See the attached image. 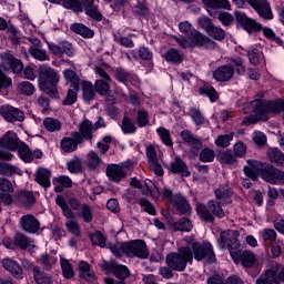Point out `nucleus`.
Masks as SVG:
<instances>
[{"instance_id": "1", "label": "nucleus", "mask_w": 284, "mask_h": 284, "mask_svg": "<svg viewBox=\"0 0 284 284\" xmlns=\"http://www.w3.org/2000/svg\"><path fill=\"white\" fill-rule=\"evenodd\" d=\"M239 236H241V232L239 231H233L232 237H230V231H222L217 243H220L222 250L227 247L233 263L236 265L241 263L243 267L252 268L256 265V255L251 251H241V241H239Z\"/></svg>"}, {"instance_id": "2", "label": "nucleus", "mask_w": 284, "mask_h": 284, "mask_svg": "<svg viewBox=\"0 0 284 284\" xmlns=\"http://www.w3.org/2000/svg\"><path fill=\"white\" fill-rule=\"evenodd\" d=\"M94 129V124L90 120H83L78 126L79 131H72L71 138L64 136L60 141V148L64 154H72V152H77L79 150V145L92 141L94 135L92 134V130Z\"/></svg>"}, {"instance_id": "3", "label": "nucleus", "mask_w": 284, "mask_h": 284, "mask_svg": "<svg viewBox=\"0 0 284 284\" xmlns=\"http://www.w3.org/2000/svg\"><path fill=\"white\" fill-rule=\"evenodd\" d=\"M55 205L60 207L62 215L65 219L72 220L74 219V212H78V216L83 219L84 223H90L93 221L94 215L92 214V207L89 206L88 203H82L78 200V197H70L68 201L65 196L62 194H58L55 197Z\"/></svg>"}, {"instance_id": "4", "label": "nucleus", "mask_w": 284, "mask_h": 284, "mask_svg": "<svg viewBox=\"0 0 284 284\" xmlns=\"http://www.w3.org/2000/svg\"><path fill=\"white\" fill-rule=\"evenodd\" d=\"M38 74V85L40 91L50 97V99H60L59 82L61 81V75H59L57 69L43 64L40 65Z\"/></svg>"}, {"instance_id": "5", "label": "nucleus", "mask_w": 284, "mask_h": 284, "mask_svg": "<svg viewBox=\"0 0 284 284\" xmlns=\"http://www.w3.org/2000/svg\"><path fill=\"white\" fill-rule=\"evenodd\" d=\"M195 212L205 223H214L216 219H225V211L219 200H209L206 204L196 203Z\"/></svg>"}, {"instance_id": "6", "label": "nucleus", "mask_w": 284, "mask_h": 284, "mask_svg": "<svg viewBox=\"0 0 284 284\" xmlns=\"http://www.w3.org/2000/svg\"><path fill=\"white\" fill-rule=\"evenodd\" d=\"M194 261V255H192V248L183 247L180 253L172 252L165 257V263L170 270L173 272H185L187 270V264Z\"/></svg>"}, {"instance_id": "7", "label": "nucleus", "mask_w": 284, "mask_h": 284, "mask_svg": "<svg viewBox=\"0 0 284 284\" xmlns=\"http://www.w3.org/2000/svg\"><path fill=\"white\" fill-rule=\"evenodd\" d=\"M191 252L193 258L201 263V261H206L209 265L216 263V253H214V246L210 241L205 240L201 242L191 243Z\"/></svg>"}, {"instance_id": "8", "label": "nucleus", "mask_w": 284, "mask_h": 284, "mask_svg": "<svg viewBox=\"0 0 284 284\" xmlns=\"http://www.w3.org/2000/svg\"><path fill=\"white\" fill-rule=\"evenodd\" d=\"M256 112L262 121H270V114H282L284 120V99L277 98L271 101L257 100Z\"/></svg>"}, {"instance_id": "9", "label": "nucleus", "mask_w": 284, "mask_h": 284, "mask_svg": "<svg viewBox=\"0 0 284 284\" xmlns=\"http://www.w3.org/2000/svg\"><path fill=\"white\" fill-rule=\"evenodd\" d=\"M146 247L148 244L143 240H131L121 244V252L129 258H148L150 253Z\"/></svg>"}, {"instance_id": "10", "label": "nucleus", "mask_w": 284, "mask_h": 284, "mask_svg": "<svg viewBox=\"0 0 284 284\" xmlns=\"http://www.w3.org/2000/svg\"><path fill=\"white\" fill-rule=\"evenodd\" d=\"M236 28L244 30L247 34H256L263 30V24L255 19L247 17L243 11H234Z\"/></svg>"}, {"instance_id": "11", "label": "nucleus", "mask_w": 284, "mask_h": 284, "mask_svg": "<svg viewBox=\"0 0 284 284\" xmlns=\"http://www.w3.org/2000/svg\"><path fill=\"white\" fill-rule=\"evenodd\" d=\"M175 41L183 50L194 48H203V50H216V48H219V43H216V41H214L212 38H203L201 44H196L194 43L193 39L187 40V38L183 36L175 38Z\"/></svg>"}, {"instance_id": "12", "label": "nucleus", "mask_w": 284, "mask_h": 284, "mask_svg": "<svg viewBox=\"0 0 284 284\" xmlns=\"http://www.w3.org/2000/svg\"><path fill=\"white\" fill-rule=\"evenodd\" d=\"M101 270L106 274H113L119 281H125L130 276V268L123 264H120L115 260L104 261L101 265Z\"/></svg>"}, {"instance_id": "13", "label": "nucleus", "mask_w": 284, "mask_h": 284, "mask_svg": "<svg viewBox=\"0 0 284 284\" xmlns=\"http://www.w3.org/2000/svg\"><path fill=\"white\" fill-rule=\"evenodd\" d=\"M281 271V272H280ZM280 272V273H278ZM284 283V266L272 265L264 272V275L256 280V284H281Z\"/></svg>"}, {"instance_id": "14", "label": "nucleus", "mask_w": 284, "mask_h": 284, "mask_svg": "<svg viewBox=\"0 0 284 284\" xmlns=\"http://www.w3.org/2000/svg\"><path fill=\"white\" fill-rule=\"evenodd\" d=\"M261 179L272 185H284V171L265 162Z\"/></svg>"}, {"instance_id": "15", "label": "nucleus", "mask_w": 284, "mask_h": 284, "mask_svg": "<svg viewBox=\"0 0 284 284\" xmlns=\"http://www.w3.org/2000/svg\"><path fill=\"white\" fill-rule=\"evenodd\" d=\"M248 6L255 10L260 19L264 21H272L274 13H272V7L267 0H247Z\"/></svg>"}, {"instance_id": "16", "label": "nucleus", "mask_w": 284, "mask_h": 284, "mask_svg": "<svg viewBox=\"0 0 284 284\" xmlns=\"http://www.w3.org/2000/svg\"><path fill=\"white\" fill-rule=\"evenodd\" d=\"M179 30L186 37V39H192L195 45H199L203 42V39H210V37L201 33L196 30L190 21H184L179 23Z\"/></svg>"}, {"instance_id": "17", "label": "nucleus", "mask_w": 284, "mask_h": 284, "mask_svg": "<svg viewBox=\"0 0 284 284\" xmlns=\"http://www.w3.org/2000/svg\"><path fill=\"white\" fill-rule=\"evenodd\" d=\"M247 165L243 168V172L247 179L251 181H258L263 176V170L265 168V162L258 160H246Z\"/></svg>"}, {"instance_id": "18", "label": "nucleus", "mask_w": 284, "mask_h": 284, "mask_svg": "<svg viewBox=\"0 0 284 284\" xmlns=\"http://www.w3.org/2000/svg\"><path fill=\"white\" fill-rule=\"evenodd\" d=\"M0 114L8 123H17V121L22 122L26 120V113L10 104L2 105L0 108Z\"/></svg>"}, {"instance_id": "19", "label": "nucleus", "mask_w": 284, "mask_h": 284, "mask_svg": "<svg viewBox=\"0 0 284 284\" xmlns=\"http://www.w3.org/2000/svg\"><path fill=\"white\" fill-rule=\"evenodd\" d=\"M19 223L20 229L22 232H26V234H37V232L41 230V222L32 214L22 215Z\"/></svg>"}, {"instance_id": "20", "label": "nucleus", "mask_w": 284, "mask_h": 284, "mask_svg": "<svg viewBox=\"0 0 284 284\" xmlns=\"http://www.w3.org/2000/svg\"><path fill=\"white\" fill-rule=\"evenodd\" d=\"M166 224L172 227L173 232H192V220L189 217H182L175 222L174 216L170 213L164 214Z\"/></svg>"}, {"instance_id": "21", "label": "nucleus", "mask_w": 284, "mask_h": 284, "mask_svg": "<svg viewBox=\"0 0 284 284\" xmlns=\"http://www.w3.org/2000/svg\"><path fill=\"white\" fill-rule=\"evenodd\" d=\"M172 205L176 216H187V214L192 213V205L190 204V201H187V197L182 194L174 195Z\"/></svg>"}, {"instance_id": "22", "label": "nucleus", "mask_w": 284, "mask_h": 284, "mask_svg": "<svg viewBox=\"0 0 284 284\" xmlns=\"http://www.w3.org/2000/svg\"><path fill=\"white\" fill-rule=\"evenodd\" d=\"M2 267L17 278V281H23V266L19 264V262L12 257H4L1 261Z\"/></svg>"}, {"instance_id": "23", "label": "nucleus", "mask_w": 284, "mask_h": 284, "mask_svg": "<svg viewBox=\"0 0 284 284\" xmlns=\"http://www.w3.org/2000/svg\"><path fill=\"white\" fill-rule=\"evenodd\" d=\"M169 171L171 174H181L184 179H190V176H192L187 163H185L180 155H175L174 161L170 163Z\"/></svg>"}, {"instance_id": "24", "label": "nucleus", "mask_w": 284, "mask_h": 284, "mask_svg": "<svg viewBox=\"0 0 284 284\" xmlns=\"http://www.w3.org/2000/svg\"><path fill=\"white\" fill-rule=\"evenodd\" d=\"M232 77H234V67L231 64L220 65L212 72V78L217 83H227Z\"/></svg>"}, {"instance_id": "25", "label": "nucleus", "mask_w": 284, "mask_h": 284, "mask_svg": "<svg viewBox=\"0 0 284 284\" xmlns=\"http://www.w3.org/2000/svg\"><path fill=\"white\" fill-rule=\"evenodd\" d=\"M21 142H19V135L14 133V131H7L0 138V148H6L9 152H17Z\"/></svg>"}, {"instance_id": "26", "label": "nucleus", "mask_w": 284, "mask_h": 284, "mask_svg": "<svg viewBox=\"0 0 284 284\" xmlns=\"http://www.w3.org/2000/svg\"><path fill=\"white\" fill-rule=\"evenodd\" d=\"M105 174L112 183H121L128 176L125 169L121 164H109L105 169Z\"/></svg>"}, {"instance_id": "27", "label": "nucleus", "mask_w": 284, "mask_h": 284, "mask_svg": "<svg viewBox=\"0 0 284 284\" xmlns=\"http://www.w3.org/2000/svg\"><path fill=\"white\" fill-rule=\"evenodd\" d=\"M180 136H181L183 143H185L186 145H190L191 152H194V150H195V152H199V150H201V148L203 145V141H201L200 138L194 135V133H192V131H190V129H185V130L181 131Z\"/></svg>"}, {"instance_id": "28", "label": "nucleus", "mask_w": 284, "mask_h": 284, "mask_svg": "<svg viewBox=\"0 0 284 284\" xmlns=\"http://www.w3.org/2000/svg\"><path fill=\"white\" fill-rule=\"evenodd\" d=\"M52 179V171L50 169H45L43 166H39L36 171V183L38 185H41V187H44V190H48V187L52 186V182L50 181Z\"/></svg>"}, {"instance_id": "29", "label": "nucleus", "mask_w": 284, "mask_h": 284, "mask_svg": "<svg viewBox=\"0 0 284 284\" xmlns=\"http://www.w3.org/2000/svg\"><path fill=\"white\" fill-rule=\"evenodd\" d=\"M162 59L170 65H181L185 55H183L179 49L170 48L162 54Z\"/></svg>"}, {"instance_id": "30", "label": "nucleus", "mask_w": 284, "mask_h": 284, "mask_svg": "<svg viewBox=\"0 0 284 284\" xmlns=\"http://www.w3.org/2000/svg\"><path fill=\"white\" fill-rule=\"evenodd\" d=\"M189 115L191 120L193 121L195 128H209L210 126V120L203 115V112H201V109L191 106L189 109Z\"/></svg>"}, {"instance_id": "31", "label": "nucleus", "mask_w": 284, "mask_h": 284, "mask_svg": "<svg viewBox=\"0 0 284 284\" xmlns=\"http://www.w3.org/2000/svg\"><path fill=\"white\" fill-rule=\"evenodd\" d=\"M70 30L73 32V34H79V37H82V39H94V30L82 22L71 23Z\"/></svg>"}, {"instance_id": "32", "label": "nucleus", "mask_w": 284, "mask_h": 284, "mask_svg": "<svg viewBox=\"0 0 284 284\" xmlns=\"http://www.w3.org/2000/svg\"><path fill=\"white\" fill-rule=\"evenodd\" d=\"M78 267L80 278H84L87 283H94L97 281V274L92 271L90 263L80 261Z\"/></svg>"}, {"instance_id": "33", "label": "nucleus", "mask_w": 284, "mask_h": 284, "mask_svg": "<svg viewBox=\"0 0 284 284\" xmlns=\"http://www.w3.org/2000/svg\"><path fill=\"white\" fill-rule=\"evenodd\" d=\"M2 59L4 63L9 65L13 74H21V72H23V62L20 59L14 58L12 53H6Z\"/></svg>"}, {"instance_id": "34", "label": "nucleus", "mask_w": 284, "mask_h": 284, "mask_svg": "<svg viewBox=\"0 0 284 284\" xmlns=\"http://www.w3.org/2000/svg\"><path fill=\"white\" fill-rule=\"evenodd\" d=\"M113 74H114L115 81H118V83H123V85H128L130 81L134 79V72L128 71L122 67L114 68Z\"/></svg>"}, {"instance_id": "35", "label": "nucleus", "mask_w": 284, "mask_h": 284, "mask_svg": "<svg viewBox=\"0 0 284 284\" xmlns=\"http://www.w3.org/2000/svg\"><path fill=\"white\" fill-rule=\"evenodd\" d=\"M82 90V99L85 103H90V101H94L97 99V90L94 89V84L92 82L84 80L81 83Z\"/></svg>"}, {"instance_id": "36", "label": "nucleus", "mask_w": 284, "mask_h": 284, "mask_svg": "<svg viewBox=\"0 0 284 284\" xmlns=\"http://www.w3.org/2000/svg\"><path fill=\"white\" fill-rule=\"evenodd\" d=\"M52 184L54 185V192H57V194H61L63 190L72 187V179L68 175H60L52 179Z\"/></svg>"}, {"instance_id": "37", "label": "nucleus", "mask_w": 284, "mask_h": 284, "mask_svg": "<svg viewBox=\"0 0 284 284\" xmlns=\"http://www.w3.org/2000/svg\"><path fill=\"white\" fill-rule=\"evenodd\" d=\"M33 278L37 284H54V280H52V274L41 270L40 266L33 267Z\"/></svg>"}, {"instance_id": "38", "label": "nucleus", "mask_w": 284, "mask_h": 284, "mask_svg": "<svg viewBox=\"0 0 284 284\" xmlns=\"http://www.w3.org/2000/svg\"><path fill=\"white\" fill-rule=\"evenodd\" d=\"M132 13L138 19H145L150 14V7H148V0H136V3L132 7Z\"/></svg>"}, {"instance_id": "39", "label": "nucleus", "mask_w": 284, "mask_h": 284, "mask_svg": "<svg viewBox=\"0 0 284 284\" xmlns=\"http://www.w3.org/2000/svg\"><path fill=\"white\" fill-rule=\"evenodd\" d=\"M16 196L26 207H32L37 203V197L32 191L20 190L16 193Z\"/></svg>"}, {"instance_id": "40", "label": "nucleus", "mask_w": 284, "mask_h": 284, "mask_svg": "<svg viewBox=\"0 0 284 284\" xmlns=\"http://www.w3.org/2000/svg\"><path fill=\"white\" fill-rule=\"evenodd\" d=\"M23 163H33L34 156H32V150L28 143L20 141L18 149L16 150Z\"/></svg>"}, {"instance_id": "41", "label": "nucleus", "mask_w": 284, "mask_h": 284, "mask_svg": "<svg viewBox=\"0 0 284 284\" xmlns=\"http://www.w3.org/2000/svg\"><path fill=\"white\" fill-rule=\"evenodd\" d=\"M216 161L224 165H234L236 163V156L232 153V150H221L216 154Z\"/></svg>"}, {"instance_id": "42", "label": "nucleus", "mask_w": 284, "mask_h": 284, "mask_svg": "<svg viewBox=\"0 0 284 284\" xmlns=\"http://www.w3.org/2000/svg\"><path fill=\"white\" fill-rule=\"evenodd\" d=\"M89 239L93 247H101L102 250L108 247V237H105L101 231H94V233H90Z\"/></svg>"}, {"instance_id": "43", "label": "nucleus", "mask_w": 284, "mask_h": 284, "mask_svg": "<svg viewBox=\"0 0 284 284\" xmlns=\"http://www.w3.org/2000/svg\"><path fill=\"white\" fill-rule=\"evenodd\" d=\"M199 94H201V97H207L211 103L219 101V92H216V89L210 83H204V85L199 89Z\"/></svg>"}, {"instance_id": "44", "label": "nucleus", "mask_w": 284, "mask_h": 284, "mask_svg": "<svg viewBox=\"0 0 284 284\" xmlns=\"http://www.w3.org/2000/svg\"><path fill=\"white\" fill-rule=\"evenodd\" d=\"M67 170L70 174H81L83 172V161L78 155H74L68 163Z\"/></svg>"}, {"instance_id": "45", "label": "nucleus", "mask_w": 284, "mask_h": 284, "mask_svg": "<svg viewBox=\"0 0 284 284\" xmlns=\"http://www.w3.org/2000/svg\"><path fill=\"white\" fill-rule=\"evenodd\" d=\"M0 174L2 176H12V174H18L19 176H23V172L20 171L19 168L8 162H0Z\"/></svg>"}, {"instance_id": "46", "label": "nucleus", "mask_w": 284, "mask_h": 284, "mask_svg": "<svg viewBox=\"0 0 284 284\" xmlns=\"http://www.w3.org/2000/svg\"><path fill=\"white\" fill-rule=\"evenodd\" d=\"M60 6H62L64 10H72L74 14H81V12H83V3H81V0H61Z\"/></svg>"}, {"instance_id": "47", "label": "nucleus", "mask_w": 284, "mask_h": 284, "mask_svg": "<svg viewBox=\"0 0 284 284\" xmlns=\"http://www.w3.org/2000/svg\"><path fill=\"white\" fill-rule=\"evenodd\" d=\"M93 88L99 97H110V81L95 80Z\"/></svg>"}, {"instance_id": "48", "label": "nucleus", "mask_w": 284, "mask_h": 284, "mask_svg": "<svg viewBox=\"0 0 284 284\" xmlns=\"http://www.w3.org/2000/svg\"><path fill=\"white\" fill-rule=\"evenodd\" d=\"M267 156L271 163H275V165H284V153L277 148L270 149L267 151Z\"/></svg>"}, {"instance_id": "49", "label": "nucleus", "mask_w": 284, "mask_h": 284, "mask_svg": "<svg viewBox=\"0 0 284 284\" xmlns=\"http://www.w3.org/2000/svg\"><path fill=\"white\" fill-rule=\"evenodd\" d=\"M261 32H263V37H265V39H267V41L275 43V45H283V39H281V37L276 36V32H274L272 30V28L262 27Z\"/></svg>"}, {"instance_id": "50", "label": "nucleus", "mask_w": 284, "mask_h": 284, "mask_svg": "<svg viewBox=\"0 0 284 284\" xmlns=\"http://www.w3.org/2000/svg\"><path fill=\"white\" fill-rule=\"evenodd\" d=\"M135 121L138 128H148V125H150V113L148 112V110L139 109Z\"/></svg>"}, {"instance_id": "51", "label": "nucleus", "mask_w": 284, "mask_h": 284, "mask_svg": "<svg viewBox=\"0 0 284 284\" xmlns=\"http://www.w3.org/2000/svg\"><path fill=\"white\" fill-rule=\"evenodd\" d=\"M156 134L160 136L162 143L168 148H172V145H174V142H172V134L170 133V130L160 126L156 129Z\"/></svg>"}, {"instance_id": "52", "label": "nucleus", "mask_w": 284, "mask_h": 284, "mask_svg": "<svg viewBox=\"0 0 284 284\" xmlns=\"http://www.w3.org/2000/svg\"><path fill=\"white\" fill-rule=\"evenodd\" d=\"M121 130L123 134H134L136 132V124L132 122V119L128 115L122 118Z\"/></svg>"}, {"instance_id": "53", "label": "nucleus", "mask_w": 284, "mask_h": 284, "mask_svg": "<svg viewBox=\"0 0 284 284\" xmlns=\"http://www.w3.org/2000/svg\"><path fill=\"white\" fill-rule=\"evenodd\" d=\"M214 159H216V153L211 148L201 150L199 155L201 163H214Z\"/></svg>"}, {"instance_id": "54", "label": "nucleus", "mask_w": 284, "mask_h": 284, "mask_svg": "<svg viewBox=\"0 0 284 284\" xmlns=\"http://www.w3.org/2000/svg\"><path fill=\"white\" fill-rule=\"evenodd\" d=\"M13 241L16 247H19L20 250H28V247H30V239L23 233H16Z\"/></svg>"}, {"instance_id": "55", "label": "nucleus", "mask_w": 284, "mask_h": 284, "mask_svg": "<svg viewBox=\"0 0 284 284\" xmlns=\"http://www.w3.org/2000/svg\"><path fill=\"white\" fill-rule=\"evenodd\" d=\"M83 10L87 17L93 21H103V13L99 11V6L94 4L93 7L83 8Z\"/></svg>"}, {"instance_id": "56", "label": "nucleus", "mask_w": 284, "mask_h": 284, "mask_svg": "<svg viewBox=\"0 0 284 284\" xmlns=\"http://www.w3.org/2000/svg\"><path fill=\"white\" fill-rule=\"evenodd\" d=\"M43 125L48 132H59L61 130V121L54 118H45Z\"/></svg>"}, {"instance_id": "57", "label": "nucleus", "mask_w": 284, "mask_h": 284, "mask_svg": "<svg viewBox=\"0 0 284 284\" xmlns=\"http://www.w3.org/2000/svg\"><path fill=\"white\" fill-rule=\"evenodd\" d=\"M209 37L211 39H214V41H225V37H227V33L225 30L221 27L214 26L210 31H209Z\"/></svg>"}, {"instance_id": "58", "label": "nucleus", "mask_w": 284, "mask_h": 284, "mask_svg": "<svg viewBox=\"0 0 284 284\" xmlns=\"http://www.w3.org/2000/svg\"><path fill=\"white\" fill-rule=\"evenodd\" d=\"M202 3L207 8H222L223 10H230L229 0H202Z\"/></svg>"}, {"instance_id": "59", "label": "nucleus", "mask_w": 284, "mask_h": 284, "mask_svg": "<svg viewBox=\"0 0 284 284\" xmlns=\"http://www.w3.org/2000/svg\"><path fill=\"white\" fill-rule=\"evenodd\" d=\"M18 92L24 97H32V94H34V84L28 81L20 82L18 85Z\"/></svg>"}, {"instance_id": "60", "label": "nucleus", "mask_w": 284, "mask_h": 284, "mask_svg": "<svg viewBox=\"0 0 284 284\" xmlns=\"http://www.w3.org/2000/svg\"><path fill=\"white\" fill-rule=\"evenodd\" d=\"M231 141H234V132L219 135L215 140V145L217 148H230Z\"/></svg>"}, {"instance_id": "61", "label": "nucleus", "mask_w": 284, "mask_h": 284, "mask_svg": "<svg viewBox=\"0 0 284 284\" xmlns=\"http://www.w3.org/2000/svg\"><path fill=\"white\" fill-rule=\"evenodd\" d=\"M231 68H233L234 72L239 74L240 77H243L245 74V67L243 65V58H232L230 61Z\"/></svg>"}, {"instance_id": "62", "label": "nucleus", "mask_w": 284, "mask_h": 284, "mask_svg": "<svg viewBox=\"0 0 284 284\" xmlns=\"http://www.w3.org/2000/svg\"><path fill=\"white\" fill-rule=\"evenodd\" d=\"M140 207H143V212H146V214H150V216H156V209L154 207V204L150 202L146 197H141L139 200Z\"/></svg>"}, {"instance_id": "63", "label": "nucleus", "mask_w": 284, "mask_h": 284, "mask_svg": "<svg viewBox=\"0 0 284 284\" xmlns=\"http://www.w3.org/2000/svg\"><path fill=\"white\" fill-rule=\"evenodd\" d=\"M60 265L62 270V276L65 278H74V268L72 267L70 261L63 258L61 260Z\"/></svg>"}, {"instance_id": "64", "label": "nucleus", "mask_w": 284, "mask_h": 284, "mask_svg": "<svg viewBox=\"0 0 284 284\" xmlns=\"http://www.w3.org/2000/svg\"><path fill=\"white\" fill-rule=\"evenodd\" d=\"M245 52L251 65H258V63H261V51L258 49L253 48L251 50H245Z\"/></svg>"}]
</instances>
